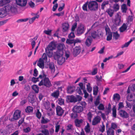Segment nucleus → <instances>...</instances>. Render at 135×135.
Instances as JSON below:
<instances>
[{
	"mask_svg": "<svg viewBox=\"0 0 135 135\" xmlns=\"http://www.w3.org/2000/svg\"><path fill=\"white\" fill-rule=\"evenodd\" d=\"M78 105H75L72 109L73 112L79 113L81 112L83 110L84 108H85L87 104L84 101H82L77 103Z\"/></svg>",
	"mask_w": 135,
	"mask_h": 135,
	"instance_id": "nucleus-1",
	"label": "nucleus"
},
{
	"mask_svg": "<svg viewBox=\"0 0 135 135\" xmlns=\"http://www.w3.org/2000/svg\"><path fill=\"white\" fill-rule=\"evenodd\" d=\"M63 55L62 52L60 54L53 55L54 59L55 60H57V63L59 65H62L65 61V58L63 56Z\"/></svg>",
	"mask_w": 135,
	"mask_h": 135,
	"instance_id": "nucleus-2",
	"label": "nucleus"
},
{
	"mask_svg": "<svg viewBox=\"0 0 135 135\" xmlns=\"http://www.w3.org/2000/svg\"><path fill=\"white\" fill-rule=\"evenodd\" d=\"M44 85L47 87L49 88L52 86V84L49 78L46 77L43 80H41L38 84V85L41 86Z\"/></svg>",
	"mask_w": 135,
	"mask_h": 135,
	"instance_id": "nucleus-3",
	"label": "nucleus"
},
{
	"mask_svg": "<svg viewBox=\"0 0 135 135\" xmlns=\"http://www.w3.org/2000/svg\"><path fill=\"white\" fill-rule=\"evenodd\" d=\"M88 8L92 11H94L98 9V5L97 2L95 1L90 2L88 4Z\"/></svg>",
	"mask_w": 135,
	"mask_h": 135,
	"instance_id": "nucleus-4",
	"label": "nucleus"
},
{
	"mask_svg": "<svg viewBox=\"0 0 135 135\" xmlns=\"http://www.w3.org/2000/svg\"><path fill=\"white\" fill-rule=\"evenodd\" d=\"M5 10L6 12H9L12 13L15 12L17 11V9L14 6L8 4L5 6Z\"/></svg>",
	"mask_w": 135,
	"mask_h": 135,
	"instance_id": "nucleus-5",
	"label": "nucleus"
},
{
	"mask_svg": "<svg viewBox=\"0 0 135 135\" xmlns=\"http://www.w3.org/2000/svg\"><path fill=\"white\" fill-rule=\"evenodd\" d=\"M113 22L117 26L119 25L121 23V16L119 15V13H117L116 15Z\"/></svg>",
	"mask_w": 135,
	"mask_h": 135,
	"instance_id": "nucleus-6",
	"label": "nucleus"
},
{
	"mask_svg": "<svg viewBox=\"0 0 135 135\" xmlns=\"http://www.w3.org/2000/svg\"><path fill=\"white\" fill-rule=\"evenodd\" d=\"M65 47L64 44H60L58 45L57 47V50L56 52H54V54H59L62 52V54H63V49Z\"/></svg>",
	"mask_w": 135,
	"mask_h": 135,
	"instance_id": "nucleus-7",
	"label": "nucleus"
},
{
	"mask_svg": "<svg viewBox=\"0 0 135 135\" xmlns=\"http://www.w3.org/2000/svg\"><path fill=\"white\" fill-rule=\"evenodd\" d=\"M85 30L84 26L83 25H80L78 27L76 31V33L78 36H80L84 33Z\"/></svg>",
	"mask_w": 135,
	"mask_h": 135,
	"instance_id": "nucleus-8",
	"label": "nucleus"
},
{
	"mask_svg": "<svg viewBox=\"0 0 135 135\" xmlns=\"http://www.w3.org/2000/svg\"><path fill=\"white\" fill-rule=\"evenodd\" d=\"M47 65L45 66V68H49V69L51 70V73H54L55 71V67L54 64L53 62H47Z\"/></svg>",
	"mask_w": 135,
	"mask_h": 135,
	"instance_id": "nucleus-9",
	"label": "nucleus"
},
{
	"mask_svg": "<svg viewBox=\"0 0 135 135\" xmlns=\"http://www.w3.org/2000/svg\"><path fill=\"white\" fill-rule=\"evenodd\" d=\"M56 114L59 116H61L64 113V110L61 107L59 106H57L56 108Z\"/></svg>",
	"mask_w": 135,
	"mask_h": 135,
	"instance_id": "nucleus-10",
	"label": "nucleus"
},
{
	"mask_svg": "<svg viewBox=\"0 0 135 135\" xmlns=\"http://www.w3.org/2000/svg\"><path fill=\"white\" fill-rule=\"evenodd\" d=\"M21 112L19 110H16L14 113L13 115V119L17 120L21 117Z\"/></svg>",
	"mask_w": 135,
	"mask_h": 135,
	"instance_id": "nucleus-11",
	"label": "nucleus"
},
{
	"mask_svg": "<svg viewBox=\"0 0 135 135\" xmlns=\"http://www.w3.org/2000/svg\"><path fill=\"white\" fill-rule=\"evenodd\" d=\"M81 50L80 47L79 46L76 47L74 49L73 53V56H76L77 55L79 54L80 51Z\"/></svg>",
	"mask_w": 135,
	"mask_h": 135,
	"instance_id": "nucleus-12",
	"label": "nucleus"
},
{
	"mask_svg": "<svg viewBox=\"0 0 135 135\" xmlns=\"http://www.w3.org/2000/svg\"><path fill=\"white\" fill-rule=\"evenodd\" d=\"M119 115L122 117L124 118H127L129 116V114L125 111L121 110L119 112Z\"/></svg>",
	"mask_w": 135,
	"mask_h": 135,
	"instance_id": "nucleus-13",
	"label": "nucleus"
},
{
	"mask_svg": "<svg viewBox=\"0 0 135 135\" xmlns=\"http://www.w3.org/2000/svg\"><path fill=\"white\" fill-rule=\"evenodd\" d=\"M101 120V118L99 116H97L93 119L92 122V125L95 126L99 123Z\"/></svg>",
	"mask_w": 135,
	"mask_h": 135,
	"instance_id": "nucleus-14",
	"label": "nucleus"
},
{
	"mask_svg": "<svg viewBox=\"0 0 135 135\" xmlns=\"http://www.w3.org/2000/svg\"><path fill=\"white\" fill-rule=\"evenodd\" d=\"M17 4L20 6H26L27 3V0H16Z\"/></svg>",
	"mask_w": 135,
	"mask_h": 135,
	"instance_id": "nucleus-15",
	"label": "nucleus"
},
{
	"mask_svg": "<svg viewBox=\"0 0 135 135\" xmlns=\"http://www.w3.org/2000/svg\"><path fill=\"white\" fill-rule=\"evenodd\" d=\"M66 98L67 100H68L70 102L75 103L77 102L76 97L73 95L68 96Z\"/></svg>",
	"mask_w": 135,
	"mask_h": 135,
	"instance_id": "nucleus-16",
	"label": "nucleus"
},
{
	"mask_svg": "<svg viewBox=\"0 0 135 135\" xmlns=\"http://www.w3.org/2000/svg\"><path fill=\"white\" fill-rule=\"evenodd\" d=\"M55 49V45L53 42H51L49 44L47 47L46 48L45 50L52 51Z\"/></svg>",
	"mask_w": 135,
	"mask_h": 135,
	"instance_id": "nucleus-17",
	"label": "nucleus"
},
{
	"mask_svg": "<svg viewBox=\"0 0 135 135\" xmlns=\"http://www.w3.org/2000/svg\"><path fill=\"white\" fill-rule=\"evenodd\" d=\"M37 65L40 68L43 69L44 67V61L40 59L37 63Z\"/></svg>",
	"mask_w": 135,
	"mask_h": 135,
	"instance_id": "nucleus-18",
	"label": "nucleus"
},
{
	"mask_svg": "<svg viewBox=\"0 0 135 135\" xmlns=\"http://www.w3.org/2000/svg\"><path fill=\"white\" fill-rule=\"evenodd\" d=\"M62 31L65 32L68 31L69 27V25L68 23H65L63 24L62 26Z\"/></svg>",
	"mask_w": 135,
	"mask_h": 135,
	"instance_id": "nucleus-19",
	"label": "nucleus"
},
{
	"mask_svg": "<svg viewBox=\"0 0 135 135\" xmlns=\"http://www.w3.org/2000/svg\"><path fill=\"white\" fill-rule=\"evenodd\" d=\"M75 88L74 86H68L67 89V93L70 94H72L75 91Z\"/></svg>",
	"mask_w": 135,
	"mask_h": 135,
	"instance_id": "nucleus-20",
	"label": "nucleus"
},
{
	"mask_svg": "<svg viewBox=\"0 0 135 135\" xmlns=\"http://www.w3.org/2000/svg\"><path fill=\"white\" fill-rule=\"evenodd\" d=\"M60 95V92L59 90H57L54 91L51 93V96L55 98L56 99L58 98Z\"/></svg>",
	"mask_w": 135,
	"mask_h": 135,
	"instance_id": "nucleus-21",
	"label": "nucleus"
},
{
	"mask_svg": "<svg viewBox=\"0 0 135 135\" xmlns=\"http://www.w3.org/2000/svg\"><path fill=\"white\" fill-rule=\"evenodd\" d=\"M128 100L129 101H135V95L134 94H131L128 95L127 97Z\"/></svg>",
	"mask_w": 135,
	"mask_h": 135,
	"instance_id": "nucleus-22",
	"label": "nucleus"
},
{
	"mask_svg": "<svg viewBox=\"0 0 135 135\" xmlns=\"http://www.w3.org/2000/svg\"><path fill=\"white\" fill-rule=\"evenodd\" d=\"M7 14L6 11L4 9L1 8L0 9V17H5L6 16Z\"/></svg>",
	"mask_w": 135,
	"mask_h": 135,
	"instance_id": "nucleus-23",
	"label": "nucleus"
},
{
	"mask_svg": "<svg viewBox=\"0 0 135 135\" xmlns=\"http://www.w3.org/2000/svg\"><path fill=\"white\" fill-rule=\"evenodd\" d=\"M127 25L125 23H124L119 28V30L120 32H123L127 30Z\"/></svg>",
	"mask_w": 135,
	"mask_h": 135,
	"instance_id": "nucleus-24",
	"label": "nucleus"
},
{
	"mask_svg": "<svg viewBox=\"0 0 135 135\" xmlns=\"http://www.w3.org/2000/svg\"><path fill=\"white\" fill-rule=\"evenodd\" d=\"M128 8L126 4H124L121 6L122 12L123 13H126L127 12Z\"/></svg>",
	"mask_w": 135,
	"mask_h": 135,
	"instance_id": "nucleus-25",
	"label": "nucleus"
},
{
	"mask_svg": "<svg viewBox=\"0 0 135 135\" xmlns=\"http://www.w3.org/2000/svg\"><path fill=\"white\" fill-rule=\"evenodd\" d=\"M83 120L82 119H76L75 120V123L76 126L79 127L80 126V124L83 123Z\"/></svg>",
	"mask_w": 135,
	"mask_h": 135,
	"instance_id": "nucleus-26",
	"label": "nucleus"
},
{
	"mask_svg": "<svg viewBox=\"0 0 135 135\" xmlns=\"http://www.w3.org/2000/svg\"><path fill=\"white\" fill-rule=\"evenodd\" d=\"M107 135H114V132L113 130L111 128H109L107 131Z\"/></svg>",
	"mask_w": 135,
	"mask_h": 135,
	"instance_id": "nucleus-27",
	"label": "nucleus"
},
{
	"mask_svg": "<svg viewBox=\"0 0 135 135\" xmlns=\"http://www.w3.org/2000/svg\"><path fill=\"white\" fill-rule=\"evenodd\" d=\"M10 0H1L0 1V6H2L10 2Z\"/></svg>",
	"mask_w": 135,
	"mask_h": 135,
	"instance_id": "nucleus-28",
	"label": "nucleus"
},
{
	"mask_svg": "<svg viewBox=\"0 0 135 135\" xmlns=\"http://www.w3.org/2000/svg\"><path fill=\"white\" fill-rule=\"evenodd\" d=\"M91 35L94 38L98 37V32L93 31L91 33Z\"/></svg>",
	"mask_w": 135,
	"mask_h": 135,
	"instance_id": "nucleus-29",
	"label": "nucleus"
},
{
	"mask_svg": "<svg viewBox=\"0 0 135 135\" xmlns=\"http://www.w3.org/2000/svg\"><path fill=\"white\" fill-rule=\"evenodd\" d=\"M32 89L34 91L35 93H37L39 91V88L37 85H34L32 86Z\"/></svg>",
	"mask_w": 135,
	"mask_h": 135,
	"instance_id": "nucleus-30",
	"label": "nucleus"
},
{
	"mask_svg": "<svg viewBox=\"0 0 135 135\" xmlns=\"http://www.w3.org/2000/svg\"><path fill=\"white\" fill-rule=\"evenodd\" d=\"M106 12L110 17H112L114 13V11L110 9H108L106 10Z\"/></svg>",
	"mask_w": 135,
	"mask_h": 135,
	"instance_id": "nucleus-31",
	"label": "nucleus"
},
{
	"mask_svg": "<svg viewBox=\"0 0 135 135\" xmlns=\"http://www.w3.org/2000/svg\"><path fill=\"white\" fill-rule=\"evenodd\" d=\"M91 43V40L89 38H87L85 42V44L87 46H89Z\"/></svg>",
	"mask_w": 135,
	"mask_h": 135,
	"instance_id": "nucleus-32",
	"label": "nucleus"
},
{
	"mask_svg": "<svg viewBox=\"0 0 135 135\" xmlns=\"http://www.w3.org/2000/svg\"><path fill=\"white\" fill-rule=\"evenodd\" d=\"M85 132L86 133H89L90 131V126L89 123H87L86 125L85 126L84 128Z\"/></svg>",
	"mask_w": 135,
	"mask_h": 135,
	"instance_id": "nucleus-33",
	"label": "nucleus"
},
{
	"mask_svg": "<svg viewBox=\"0 0 135 135\" xmlns=\"http://www.w3.org/2000/svg\"><path fill=\"white\" fill-rule=\"evenodd\" d=\"M113 99L114 100L118 101L120 99V96L118 93H116L113 95Z\"/></svg>",
	"mask_w": 135,
	"mask_h": 135,
	"instance_id": "nucleus-34",
	"label": "nucleus"
},
{
	"mask_svg": "<svg viewBox=\"0 0 135 135\" xmlns=\"http://www.w3.org/2000/svg\"><path fill=\"white\" fill-rule=\"evenodd\" d=\"M133 39H131L129 41L125 43V44L122 46V48H123L125 47H127L130 44L133 40Z\"/></svg>",
	"mask_w": 135,
	"mask_h": 135,
	"instance_id": "nucleus-35",
	"label": "nucleus"
},
{
	"mask_svg": "<svg viewBox=\"0 0 135 135\" xmlns=\"http://www.w3.org/2000/svg\"><path fill=\"white\" fill-rule=\"evenodd\" d=\"M112 115L113 116L114 118H116V109L115 106H114L112 108Z\"/></svg>",
	"mask_w": 135,
	"mask_h": 135,
	"instance_id": "nucleus-36",
	"label": "nucleus"
},
{
	"mask_svg": "<svg viewBox=\"0 0 135 135\" xmlns=\"http://www.w3.org/2000/svg\"><path fill=\"white\" fill-rule=\"evenodd\" d=\"M33 111V109L32 107L30 106L27 107L25 109V111L27 113L32 112Z\"/></svg>",
	"mask_w": 135,
	"mask_h": 135,
	"instance_id": "nucleus-37",
	"label": "nucleus"
},
{
	"mask_svg": "<svg viewBox=\"0 0 135 135\" xmlns=\"http://www.w3.org/2000/svg\"><path fill=\"white\" fill-rule=\"evenodd\" d=\"M109 2L108 1H104L101 5V8L102 9H104V8L106 5L108 4Z\"/></svg>",
	"mask_w": 135,
	"mask_h": 135,
	"instance_id": "nucleus-38",
	"label": "nucleus"
},
{
	"mask_svg": "<svg viewBox=\"0 0 135 135\" xmlns=\"http://www.w3.org/2000/svg\"><path fill=\"white\" fill-rule=\"evenodd\" d=\"M66 43L69 45L73 44V45H72V47H73L74 44V39L70 40L67 39L66 41Z\"/></svg>",
	"mask_w": 135,
	"mask_h": 135,
	"instance_id": "nucleus-39",
	"label": "nucleus"
},
{
	"mask_svg": "<svg viewBox=\"0 0 135 135\" xmlns=\"http://www.w3.org/2000/svg\"><path fill=\"white\" fill-rule=\"evenodd\" d=\"M119 36V35L118 33L117 32H114L113 33V38L116 40L118 39Z\"/></svg>",
	"mask_w": 135,
	"mask_h": 135,
	"instance_id": "nucleus-40",
	"label": "nucleus"
},
{
	"mask_svg": "<svg viewBox=\"0 0 135 135\" xmlns=\"http://www.w3.org/2000/svg\"><path fill=\"white\" fill-rule=\"evenodd\" d=\"M46 52L49 57H51L52 56V51H50L48 50H45Z\"/></svg>",
	"mask_w": 135,
	"mask_h": 135,
	"instance_id": "nucleus-41",
	"label": "nucleus"
},
{
	"mask_svg": "<svg viewBox=\"0 0 135 135\" xmlns=\"http://www.w3.org/2000/svg\"><path fill=\"white\" fill-rule=\"evenodd\" d=\"M111 104H109L108 105V108L107 109L106 113L107 115H108L111 112Z\"/></svg>",
	"mask_w": 135,
	"mask_h": 135,
	"instance_id": "nucleus-42",
	"label": "nucleus"
},
{
	"mask_svg": "<svg viewBox=\"0 0 135 135\" xmlns=\"http://www.w3.org/2000/svg\"><path fill=\"white\" fill-rule=\"evenodd\" d=\"M40 59H41V60L44 61L46 62L47 60V57L46 54L45 53H44L42 54L41 58Z\"/></svg>",
	"mask_w": 135,
	"mask_h": 135,
	"instance_id": "nucleus-43",
	"label": "nucleus"
},
{
	"mask_svg": "<svg viewBox=\"0 0 135 135\" xmlns=\"http://www.w3.org/2000/svg\"><path fill=\"white\" fill-rule=\"evenodd\" d=\"M93 94L96 95L98 92V87L97 86H95L93 87Z\"/></svg>",
	"mask_w": 135,
	"mask_h": 135,
	"instance_id": "nucleus-44",
	"label": "nucleus"
},
{
	"mask_svg": "<svg viewBox=\"0 0 135 135\" xmlns=\"http://www.w3.org/2000/svg\"><path fill=\"white\" fill-rule=\"evenodd\" d=\"M77 113L73 112L70 115L71 118L74 119L77 117L78 116Z\"/></svg>",
	"mask_w": 135,
	"mask_h": 135,
	"instance_id": "nucleus-45",
	"label": "nucleus"
},
{
	"mask_svg": "<svg viewBox=\"0 0 135 135\" xmlns=\"http://www.w3.org/2000/svg\"><path fill=\"white\" fill-rule=\"evenodd\" d=\"M64 99L62 98H60L58 99V103L60 105H61L64 104Z\"/></svg>",
	"mask_w": 135,
	"mask_h": 135,
	"instance_id": "nucleus-46",
	"label": "nucleus"
},
{
	"mask_svg": "<svg viewBox=\"0 0 135 135\" xmlns=\"http://www.w3.org/2000/svg\"><path fill=\"white\" fill-rule=\"evenodd\" d=\"M36 117L39 119H40L41 116V113L40 112L39 109H37L36 113Z\"/></svg>",
	"mask_w": 135,
	"mask_h": 135,
	"instance_id": "nucleus-47",
	"label": "nucleus"
},
{
	"mask_svg": "<svg viewBox=\"0 0 135 135\" xmlns=\"http://www.w3.org/2000/svg\"><path fill=\"white\" fill-rule=\"evenodd\" d=\"M112 33H109L108 34V35L107 36V37L106 40H107V41H110L112 39Z\"/></svg>",
	"mask_w": 135,
	"mask_h": 135,
	"instance_id": "nucleus-48",
	"label": "nucleus"
},
{
	"mask_svg": "<svg viewBox=\"0 0 135 135\" xmlns=\"http://www.w3.org/2000/svg\"><path fill=\"white\" fill-rule=\"evenodd\" d=\"M7 131L5 130H3L2 131L0 130V135H7Z\"/></svg>",
	"mask_w": 135,
	"mask_h": 135,
	"instance_id": "nucleus-49",
	"label": "nucleus"
},
{
	"mask_svg": "<svg viewBox=\"0 0 135 135\" xmlns=\"http://www.w3.org/2000/svg\"><path fill=\"white\" fill-rule=\"evenodd\" d=\"M88 119L90 122L91 121V119L92 117V114L91 113L89 112L87 114Z\"/></svg>",
	"mask_w": 135,
	"mask_h": 135,
	"instance_id": "nucleus-50",
	"label": "nucleus"
},
{
	"mask_svg": "<svg viewBox=\"0 0 135 135\" xmlns=\"http://www.w3.org/2000/svg\"><path fill=\"white\" fill-rule=\"evenodd\" d=\"M41 132L45 135H49V131L47 129H45L41 131Z\"/></svg>",
	"mask_w": 135,
	"mask_h": 135,
	"instance_id": "nucleus-51",
	"label": "nucleus"
},
{
	"mask_svg": "<svg viewBox=\"0 0 135 135\" xmlns=\"http://www.w3.org/2000/svg\"><path fill=\"white\" fill-rule=\"evenodd\" d=\"M77 26V23L76 22L74 23L72 25L71 28V31L72 32H74L75 28Z\"/></svg>",
	"mask_w": 135,
	"mask_h": 135,
	"instance_id": "nucleus-52",
	"label": "nucleus"
},
{
	"mask_svg": "<svg viewBox=\"0 0 135 135\" xmlns=\"http://www.w3.org/2000/svg\"><path fill=\"white\" fill-rule=\"evenodd\" d=\"M88 5V2H87L83 5L82 8L83 10L87 11V6Z\"/></svg>",
	"mask_w": 135,
	"mask_h": 135,
	"instance_id": "nucleus-53",
	"label": "nucleus"
},
{
	"mask_svg": "<svg viewBox=\"0 0 135 135\" xmlns=\"http://www.w3.org/2000/svg\"><path fill=\"white\" fill-rule=\"evenodd\" d=\"M75 36L74 32L72 31L68 35V37L69 38H74Z\"/></svg>",
	"mask_w": 135,
	"mask_h": 135,
	"instance_id": "nucleus-54",
	"label": "nucleus"
},
{
	"mask_svg": "<svg viewBox=\"0 0 135 135\" xmlns=\"http://www.w3.org/2000/svg\"><path fill=\"white\" fill-rule=\"evenodd\" d=\"M98 109L99 110H103L104 109L103 105L102 104H100L98 106Z\"/></svg>",
	"mask_w": 135,
	"mask_h": 135,
	"instance_id": "nucleus-55",
	"label": "nucleus"
},
{
	"mask_svg": "<svg viewBox=\"0 0 135 135\" xmlns=\"http://www.w3.org/2000/svg\"><path fill=\"white\" fill-rule=\"evenodd\" d=\"M86 86H87V89L89 93L90 92L92 91V88L89 85V83L88 85L87 84L86 85Z\"/></svg>",
	"mask_w": 135,
	"mask_h": 135,
	"instance_id": "nucleus-56",
	"label": "nucleus"
},
{
	"mask_svg": "<svg viewBox=\"0 0 135 135\" xmlns=\"http://www.w3.org/2000/svg\"><path fill=\"white\" fill-rule=\"evenodd\" d=\"M98 69L97 68H94L93 71L91 72L92 75H96L97 73Z\"/></svg>",
	"mask_w": 135,
	"mask_h": 135,
	"instance_id": "nucleus-57",
	"label": "nucleus"
},
{
	"mask_svg": "<svg viewBox=\"0 0 135 135\" xmlns=\"http://www.w3.org/2000/svg\"><path fill=\"white\" fill-rule=\"evenodd\" d=\"M31 81L34 83H35L39 81L38 80V78H36L33 77L32 78Z\"/></svg>",
	"mask_w": 135,
	"mask_h": 135,
	"instance_id": "nucleus-58",
	"label": "nucleus"
},
{
	"mask_svg": "<svg viewBox=\"0 0 135 135\" xmlns=\"http://www.w3.org/2000/svg\"><path fill=\"white\" fill-rule=\"evenodd\" d=\"M117 125L116 124L114 123H112L111 124V126L110 128H111L113 129H114L117 128Z\"/></svg>",
	"mask_w": 135,
	"mask_h": 135,
	"instance_id": "nucleus-59",
	"label": "nucleus"
},
{
	"mask_svg": "<svg viewBox=\"0 0 135 135\" xmlns=\"http://www.w3.org/2000/svg\"><path fill=\"white\" fill-rule=\"evenodd\" d=\"M51 30H45L44 32L48 35H50L51 33Z\"/></svg>",
	"mask_w": 135,
	"mask_h": 135,
	"instance_id": "nucleus-60",
	"label": "nucleus"
},
{
	"mask_svg": "<svg viewBox=\"0 0 135 135\" xmlns=\"http://www.w3.org/2000/svg\"><path fill=\"white\" fill-rule=\"evenodd\" d=\"M76 100H77V102H79L82 99V97L79 95H77L76 97Z\"/></svg>",
	"mask_w": 135,
	"mask_h": 135,
	"instance_id": "nucleus-61",
	"label": "nucleus"
},
{
	"mask_svg": "<svg viewBox=\"0 0 135 135\" xmlns=\"http://www.w3.org/2000/svg\"><path fill=\"white\" fill-rule=\"evenodd\" d=\"M58 6V4L57 3L55 4L53 6L52 8V11H56Z\"/></svg>",
	"mask_w": 135,
	"mask_h": 135,
	"instance_id": "nucleus-62",
	"label": "nucleus"
},
{
	"mask_svg": "<svg viewBox=\"0 0 135 135\" xmlns=\"http://www.w3.org/2000/svg\"><path fill=\"white\" fill-rule=\"evenodd\" d=\"M38 74V71L36 69H35L34 70V73L33 74V75L35 76L36 77L37 75Z\"/></svg>",
	"mask_w": 135,
	"mask_h": 135,
	"instance_id": "nucleus-63",
	"label": "nucleus"
},
{
	"mask_svg": "<svg viewBox=\"0 0 135 135\" xmlns=\"http://www.w3.org/2000/svg\"><path fill=\"white\" fill-rule=\"evenodd\" d=\"M47 121L45 119L44 117H42V119L41 120V123L43 124H46L47 122Z\"/></svg>",
	"mask_w": 135,
	"mask_h": 135,
	"instance_id": "nucleus-64",
	"label": "nucleus"
}]
</instances>
